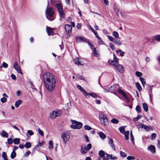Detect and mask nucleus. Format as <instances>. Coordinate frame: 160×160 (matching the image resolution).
I'll return each instance as SVG.
<instances>
[{
	"mask_svg": "<svg viewBox=\"0 0 160 160\" xmlns=\"http://www.w3.org/2000/svg\"><path fill=\"white\" fill-rule=\"evenodd\" d=\"M43 78L44 82L46 89L49 91H52L56 84V79L54 75L50 73H46L44 75Z\"/></svg>",
	"mask_w": 160,
	"mask_h": 160,
	"instance_id": "1",
	"label": "nucleus"
},
{
	"mask_svg": "<svg viewBox=\"0 0 160 160\" xmlns=\"http://www.w3.org/2000/svg\"><path fill=\"white\" fill-rule=\"evenodd\" d=\"M48 5L45 11L46 17L50 21H52L55 19L54 14L55 13L53 8L52 7H48L49 2L47 1Z\"/></svg>",
	"mask_w": 160,
	"mask_h": 160,
	"instance_id": "2",
	"label": "nucleus"
},
{
	"mask_svg": "<svg viewBox=\"0 0 160 160\" xmlns=\"http://www.w3.org/2000/svg\"><path fill=\"white\" fill-rule=\"evenodd\" d=\"M61 137L65 144L69 141L70 138V133L69 132H64L61 134Z\"/></svg>",
	"mask_w": 160,
	"mask_h": 160,
	"instance_id": "3",
	"label": "nucleus"
},
{
	"mask_svg": "<svg viewBox=\"0 0 160 160\" xmlns=\"http://www.w3.org/2000/svg\"><path fill=\"white\" fill-rule=\"evenodd\" d=\"M99 119L101 123L105 126H107L109 122L106 117L102 113L99 114Z\"/></svg>",
	"mask_w": 160,
	"mask_h": 160,
	"instance_id": "4",
	"label": "nucleus"
},
{
	"mask_svg": "<svg viewBox=\"0 0 160 160\" xmlns=\"http://www.w3.org/2000/svg\"><path fill=\"white\" fill-rule=\"evenodd\" d=\"M72 122L74 124L71 126V128L74 129H80L82 126V123L74 120H72Z\"/></svg>",
	"mask_w": 160,
	"mask_h": 160,
	"instance_id": "5",
	"label": "nucleus"
},
{
	"mask_svg": "<svg viewBox=\"0 0 160 160\" xmlns=\"http://www.w3.org/2000/svg\"><path fill=\"white\" fill-rule=\"evenodd\" d=\"M57 9L59 12L60 16L63 18H64L65 17V14L63 10L61 4L58 3L56 4Z\"/></svg>",
	"mask_w": 160,
	"mask_h": 160,
	"instance_id": "6",
	"label": "nucleus"
},
{
	"mask_svg": "<svg viewBox=\"0 0 160 160\" xmlns=\"http://www.w3.org/2000/svg\"><path fill=\"white\" fill-rule=\"evenodd\" d=\"M61 114V111L60 110H55L50 113V118L51 119H54L60 115Z\"/></svg>",
	"mask_w": 160,
	"mask_h": 160,
	"instance_id": "7",
	"label": "nucleus"
},
{
	"mask_svg": "<svg viewBox=\"0 0 160 160\" xmlns=\"http://www.w3.org/2000/svg\"><path fill=\"white\" fill-rule=\"evenodd\" d=\"M119 85L118 84H116L113 85V86L108 87L107 89L106 90L108 91L115 94V92L116 91L117 89L119 88Z\"/></svg>",
	"mask_w": 160,
	"mask_h": 160,
	"instance_id": "8",
	"label": "nucleus"
},
{
	"mask_svg": "<svg viewBox=\"0 0 160 160\" xmlns=\"http://www.w3.org/2000/svg\"><path fill=\"white\" fill-rule=\"evenodd\" d=\"M13 67L16 70L17 72L22 74V72L20 70L19 67L18 66L17 62H15L13 64Z\"/></svg>",
	"mask_w": 160,
	"mask_h": 160,
	"instance_id": "9",
	"label": "nucleus"
},
{
	"mask_svg": "<svg viewBox=\"0 0 160 160\" xmlns=\"http://www.w3.org/2000/svg\"><path fill=\"white\" fill-rule=\"evenodd\" d=\"M76 41L78 43L79 42L81 41L84 42H87V41L85 38L80 36H78L76 37Z\"/></svg>",
	"mask_w": 160,
	"mask_h": 160,
	"instance_id": "10",
	"label": "nucleus"
},
{
	"mask_svg": "<svg viewBox=\"0 0 160 160\" xmlns=\"http://www.w3.org/2000/svg\"><path fill=\"white\" fill-rule=\"evenodd\" d=\"M148 149L149 150L152 154L155 153L156 152V148L154 146L151 145L148 146Z\"/></svg>",
	"mask_w": 160,
	"mask_h": 160,
	"instance_id": "11",
	"label": "nucleus"
},
{
	"mask_svg": "<svg viewBox=\"0 0 160 160\" xmlns=\"http://www.w3.org/2000/svg\"><path fill=\"white\" fill-rule=\"evenodd\" d=\"M87 94H85V95L87 98H89V96H91L92 97H93L94 98H97L98 97V95L94 93H88L87 92Z\"/></svg>",
	"mask_w": 160,
	"mask_h": 160,
	"instance_id": "12",
	"label": "nucleus"
},
{
	"mask_svg": "<svg viewBox=\"0 0 160 160\" xmlns=\"http://www.w3.org/2000/svg\"><path fill=\"white\" fill-rule=\"evenodd\" d=\"M108 143L109 144L110 147L112 148V149L114 150H116L115 148L113 143V142L112 139L110 138H109Z\"/></svg>",
	"mask_w": 160,
	"mask_h": 160,
	"instance_id": "13",
	"label": "nucleus"
},
{
	"mask_svg": "<svg viewBox=\"0 0 160 160\" xmlns=\"http://www.w3.org/2000/svg\"><path fill=\"white\" fill-rule=\"evenodd\" d=\"M73 61L74 62V63L77 65H81L82 66H83L84 65V64L80 61L79 59L78 58H75L74 59Z\"/></svg>",
	"mask_w": 160,
	"mask_h": 160,
	"instance_id": "14",
	"label": "nucleus"
},
{
	"mask_svg": "<svg viewBox=\"0 0 160 160\" xmlns=\"http://www.w3.org/2000/svg\"><path fill=\"white\" fill-rule=\"evenodd\" d=\"M115 67L118 70V71L121 72L122 73L123 71V69L122 66L118 63L116 66Z\"/></svg>",
	"mask_w": 160,
	"mask_h": 160,
	"instance_id": "15",
	"label": "nucleus"
},
{
	"mask_svg": "<svg viewBox=\"0 0 160 160\" xmlns=\"http://www.w3.org/2000/svg\"><path fill=\"white\" fill-rule=\"evenodd\" d=\"M65 29L67 32H69L71 31L72 27L71 25L68 24H66L65 25Z\"/></svg>",
	"mask_w": 160,
	"mask_h": 160,
	"instance_id": "16",
	"label": "nucleus"
},
{
	"mask_svg": "<svg viewBox=\"0 0 160 160\" xmlns=\"http://www.w3.org/2000/svg\"><path fill=\"white\" fill-rule=\"evenodd\" d=\"M87 148L86 146L83 147L82 146H81V148L80 149V152L83 154H85L88 152L87 150Z\"/></svg>",
	"mask_w": 160,
	"mask_h": 160,
	"instance_id": "17",
	"label": "nucleus"
},
{
	"mask_svg": "<svg viewBox=\"0 0 160 160\" xmlns=\"http://www.w3.org/2000/svg\"><path fill=\"white\" fill-rule=\"evenodd\" d=\"M46 30L48 36H50L51 35H52L53 30L52 28L47 26Z\"/></svg>",
	"mask_w": 160,
	"mask_h": 160,
	"instance_id": "18",
	"label": "nucleus"
},
{
	"mask_svg": "<svg viewBox=\"0 0 160 160\" xmlns=\"http://www.w3.org/2000/svg\"><path fill=\"white\" fill-rule=\"evenodd\" d=\"M107 158L110 159L112 160H116L117 159V157L116 156H113L112 154H108L106 153Z\"/></svg>",
	"mask_w": 160,
	"mask_h": 160,
	"instance_id": "19",
	"label": "nucleus"
},
{
	"mask_svg": "<svg viewBox=\"0 0 160 160\" xmlns=\"http://www.w3.org/2000/svg\"><path fill=\"white\" fill-rule=\"evenodd\" d=\"M143 128L145 129L146 131H148L150 130H152V128L150 126H147L145 125H142Z\"/></svg>",
	"mask_w": 160,
	"mask_h": 160,
	"instance_id": "20",
	"label": "nucleus"
},
{
	"mask_svg": "<svg viewBox=\"0 0 160 160\" xmlns=\"http://www.w3.org/2000/svg\"><path fill=\"white\" fill-rule=\"evenodd\" d=\"M1 136L3 137L8 138V135L7 132L5 131H2V132L0 133Z\"/></svg>",
	"mask_w": 160,
	"mask_h": 160,
	"instance_id": "21",
	"label": "nucleus"
},
{
	"mask_svg": "<svg viewBox=\"0 0 160 160\" xmlns=\"http://www.w3.org/2000/svg\"><path fill=\"white\" fill-rule=\"evenodd\" d=\"M77 87L78 89H79L81 92H82L84 95L85 94H87V91L85 90H83L80 85H77Z\"/></svg>",
	"mask_w": 160,
	"mask_h": 160,
	"instance_id": "22",
	"label": "nucleus"
},
{
	"mask_svg": "<svg viewBox=\"0 0 160 160\" xmlns=\"http://www.w3.org/2000/svg\"><path fill=\"white\" fill-rule=\"evenodd\" d=\"M113 42L114 44L118 46L121 45L122 44V42L120 40L116 39H115Z\"/></svg>",
	"mask_w": 160,
	"mask_h": 160,
	"instance_id": "23",
	"label": "nucleus"
},
{
	"mask_svg": "<svg viewBox=\"0 0 160 160\" xmlns=\"http://www.w3.org/2000/svg\"><path fill=\"white\" fill-rule=\"evenodd\" d=\"M98 134L100 138L102 139H104L106 138V135L103 132H98Z\"/></svg>",
	"mask_w": 160,
	"mask_h": 160,
	"instance_id": "24",
	"label": "nucleus"
},
{
	"mask_svg": "<svg viewBox=\"0 0 160 160\" xmlns=\"http://www.w3.org/2000/svg\"><path fill=\"white\" fill-rule=\"evenodd\" d=\"M126 126H122L118 129L120 132L122 134H123L125 132V127Z\"/></svg>",
	"mask_w": 160,
	"mask_h": 160,
	"instance_id": "25",
	"label": "nucleus"
},
{
	"mask_svg": "<svg viewBox=\"0 0 160 160\" xmlns=\"http://www.w3.org/2000/svg\"><path fill=\"white\" fill-rule=\"evenodd\" d=\"M22 101L21 100H19L16 101L15 104V106L16 107L18 108L19 106L22 103Z\"/></svg>",
	"mask_w": 160,
	"mask_h": 160,
	"instance_id": "26",
	"label": "nucleus"
},
{
	"mask_svg": "<svg viewBox=\"0 0 160 160\" xmlns=\"http://www.w3.org/2000/svg\"><path fill=\"white\" fill-rule=\"evenodd\" d=\"M135 85L138 90L139 91H141L142 90V88L139 83L138 82H136L135 83Z\"/></svg>",
	"mask_w": 160,
	"mask_h": 160,
	"instance_id": "27",
	"label": "nucleus"
},
{
	"mask_svg": "<svg viewBox=\"0 0 160 160\" xmlns=\"http://www.w3.org/2000/svg\"><path fill=\"white\" fill-rule=\"evenodd\" d=\"M113 8H114V9L115 11V12L116 13V14L118 16L119 15V9L118 8L117 6L114 5V7H113Z\"/></svg>",
	"mask_w": 160,
	"mask_h": 160,
	"instance_id": "28",
	"label": "nucleus"
},
{
	"mask_svg": "<svg viewBox=\"0 0 160 160\" xmlns=\"http://www.w3.org/2000/svg\"><path fill=\"white\" fill-rule=\"evenodd\" d=\"M116 52L118 53L120 52V55L122 57H123L124 56L125 52H124L122 51L120 49L117 50L116 51Z\"/></svg>",
	"mask_w": 160,
	"mask_h": 160,
	"instance_id": "29",
	"label": "nucleus"
},
{
	"mask_svg": "<svg viewBox=\"0 0 160 160\" xmlns=\"http://www.w3.org/2000/svg\"><path fill=\"white\" fill-rule=\"evenodd\" d=\"M98 154L101 157H103L104 156L105 153L103 150H101L99 152Z\"/></svg>",
	"mask_w": 160,
	"mask_h": 160,
	"instance_id": "30",
	"label": "nucleus"
},
{
	"mask_svg": "<svg viewBox=\"0 0 160 160\" xmlns=\"http://www.w3.org/2000/svg\"><path fill=\"white\" fill-rule=\"evenodd\" d=\"M93 52L94 56L97 57H98L99 56V54L98 52L96 51V49L95 48L93 49Z\"/></svg>",
	"mask_w": 160,
	"mask_h": 160,
	"instance_id": "31",
	"label": "nucleus"
},
{
	"mask_svg": "<svg viewBox=\"0 0 160 160\" xmlns=\"http://www.w3.org/2000/svg\"><path fill=\"white\" fill-rule=\"evenodd\" d=\"M13 142L15 144H18L20 143V139L18 138H15L14 139Z\"/></svg>",
	"mask_w": 160,
	"mask_h": 160,
	"instance_id": "32",
	"label": "nucleus"
},
{
	"mask_svg": "<svg viewBox=\"0 0 160 160\" xmlns=\"http://www.w3.org/2000/svg\"><path fill=\"white\" fill-rule=\"evenodd\" d=\"M143 107L144 111L145 112H147L148 110V105L146 103H143Z\"/></svg>",
	"mask_w": 160,
	"mask_h": 160,
	"instance_id": "33",
	"label": "nucleus"
},
{
	"mask_svg": "<svg viewBox=\"0 0 160 160\" xmlns=\"http://www.w3.org/2000/svg\"><path fill=\"white\" fill-rule=\"evenodd\" d=\"M125 137L126 140H128L129 139L128 135L129 134V131H127L125 132L124 133Z\"/></svg>",
	"mask_w": 160,
	"mask_h": 160,
	"instance_id": "34",
	"label": "nucleus"
},
{
	"mask_svg": "<svg viewBox=\"0 0 160 160\" xmlns=\"http://www.w3.org/2000/svg\"><path fill=\"white\" fill-rule=\"evenodd\" d=\"M140 79L141 82V83L142 84L143 86L144 87H145V85L146 84V82L145 81V79L142 77H140Z\"/></svg>",
	"mask_w": 160,
	"mask_h": 160,
	"instance_id": "35",
	"label": "nucleus"
},
{
	"mask_svg": "<svg viewBox=\"0 0 160 160\" xmlns=\"http://www.w3.org/2000/svg\"><path fill=\"white\" fill-rule=\"evenodd\" d=\"M53 148L52 141V140L49 141V142L48 148L50 149H52Z\"/></svg>",
	"mask_w": 160,
	"mask_h": 160,
	"instance_id": "36",
	"label": "nucleus"
},
{
	"mask_svg": "<svg viewBox=\"0 0 160 160\" xmlns=\"http://www.w3.org/2000/svg\"><path fill=\"white\" fill-rule=\"evenodd\" d=\"M31 145L30 142H27L25 144L24 146L27 148H28L31 147Z\"/></svg>",
	"mask_w": 160,
	"mask_h": 160,
	"instance_id": "37",
	"label": "nucleus"
},
{
	"mask_svg": "<svg viewBox=\"0 0 160 160\" xmlns=\"http://www.w3.org/2000/svg\"><path fill=\"white\" fill-rule=\"evenodd\" d=\"M112 35L116 38H118L119 35L118 32L116 31H114L112 33Z\"/></svg>",
	"mask_w": 160,
	"mask_h": 160,
	"instance_id": "38",
	"label": "nucleus"
},
{
	"mask_svg": "<svg viewBox=\"0 0 160 160\" xmlns=\"http://www.w3.org/2000/svg\"><path fill=\"white\" fill-rule=\"evenodd\" d=\"M16 154L15 152L12 151L11 155V158L12 159H14L16 156Z\"/></svg>",
	"mask_w": 160,
	"mask_h": 160,
	"instance_id": "39",
	"label": "nucleus"
},
{
	"mask_svg": "<svg viewBox=\"0 0 160 160\" xmlns=\"http://www.w3.org/2000/svg\"><path fill=\"white\" fill-rule=\"evenodd\" d=\"M122 95L123 96V97L126 99L128 102H129V99L128 98L126 94L124 92L122 94Z\"/></svg>",
	"mask_w": 160,
	"mask_h": 160,
	"instance_id": "40",
	"label": "nucleus"
},
{
	"mask_svg": "<svg viewBox=\"0 0 160 160\" xmlns=\"http://www.w3.org/2000/svg\"><path fill=\"white\" fill-rule=\"evenodd\" d=\"M2 157L4 160H8L6 153L5 152H3L2 153Z\"/></svg>",
	"mask_w": 160,
	"mask_h": 160,
	"instance_id": "41",
	"label": "nucleus"
},
{
	"mask_svg": "<svg viewBox=\"0 0 160 160\" xmlns=\"http://www.w3.org/2000/svg\"><path fill=\"white\" fill-rule=\"evenodd\" d=\"M111 122L114 124H117L118 122V120L116 118H113L112 119Z\"/></svg>",
	"mask_w": 160,
	"mask_h": 160,
	"instance_id": "42",
	"label": "nucleus"
},
{
	"mask_svg": "<svg viewBox=\"0 0 160 160\" xmlns=\"http://www.w3.org/2000/svg\"><path fill=\"white\" fill-rule=\"evenodd\" d=\"M97 39L98 40V44L100 45L103 44V42L102 41L100 37H98L97 38Z\"/></svg>",
	"mask_w": 160,
	"mask_h": 160,
	"instance_id": "43",
	"label": "nucleus"
},
{
	"mask_svg": "<svg viewBox=\"0 0 160 160\" xmlns=\"http://www.w3.org/2000/svg\"><path fill=\"white\" fill-rule=\"evenodd\" d=\"M38 132L39 134L41 135V136H43L44 135L43 132L41 129L39 128L38 129Z\"/></svg>",
	"mask_w": 160,
	"mask_h": 160,
	"instance_id": "44",
	"label": "nucleus"
},
{
	"mask_svg": "<svg viewBox=\"0 0 160 160\" xmlns=\"http://www.w3.org/2000/svg\"><path fill=\"white\" fill-rule=\"evenodd\" d=\"M7 142L9 144H11L12 143L13 141L11 138H9L8 139Z\"/></svg>",
	"mask_w": 160,
	"mask_h": 160,
	"instance_id": "45",
	"label": "nucleus"
},
{
	"mask_svg": "<svg viewBox=\"0 0 160 160\" xmlns=\"http://www.w3.org/2000/svg\"><path fill=\"white\" fill-rule=\"evenodd\" d=\"M113 61L115 62L118 63V58L116 57V56L114 54V53L113 54Z\"/></svg>",
	"mask_w": 160,
	"mask_h": 160,
	"instance_id": "46",
	"label": "nucleus"
},
{
	"mask_svg": "<svg viewBox=\"0 0 160 160\" xmlns=\"http://www.w3.org/2000/svg\"><path fill=\"white\" fill-rule=\"evenodd\" d=\"M107 37L109 40L113 42L115 40V38H114L112 36H110L109 35H108Z\"/></svg>",
	"mask_w": 160,
	"mask_h": 160,
	"instance_id": "47",
	"label": "nucleus"
},
{
	"mask_svg": "<svg viewBox=\"0 0 160 160\" xmlns=\"http://www.w3.org/2000/svg\"><path fill=\"white\" fill-rule=\"evenodd\" d=\"M120 155L122 157H125L127 156L126 154L124 152L121 151L120 152Z\"/></svg>",
	"mask_w": 160,
	"mask_h": 160,
	"instance_id": "48",
	"label": "nucleus"
},
{
	"mask_svg": "<svg viewBox=\"0 0 160 160\" xmlns=\"http://www.w3.org/2000/svg\"><path fill=\"white\" fill-rule=\"evenodd\" d=\"M84 128L85 130H91L92 129V128L88 125H86L84 127Z\"/></svg>",
	"mask_w": 160,
	"mask_h": 160,
	"instance_id": "49",
	"label": "nucleus"
},
{
	"mask_svg": "<svg viewBox=\"0 0 160 160\" xmlns=\"http://www.w3.org/2000/svg\"><path fill=\"white\" fill-rule=\"evenodd\" d=\"M87 148V150L88 151L92 148V145L90 143L88 144L87 146H86Z\"/></svg>",
	"mask_w": 160,
	"mask_h": 160,
	"instance_id": "50",
	"label": "nucleus"
},
{
	"mask_svg": "<svg viewBox=\"0 0 160 160\" xmlns=\"http://www.w3.org/2000/svg\"><path fill=\"white\" fill-rule=\"evenodd\" d=\"M109 47L112 50H114L115 49V47L114 45L112 43H110L109 44Z\"/></svg>",
	"mask_w": 160,
	"mask_h": 160,
	"instance_id": "51",
	"label": "nucleus"
},
{
	"mask_svg": "<svg viewBox=\"0 0 160 160\" xmlns=\"http://www.w3.org/2000/svg\"><path fill=\"white\" fill-rule=\"evenodd\" d=\"M136 75L138 77H141L142 75V73L140 72L137 71L136 72Z\"/></svg>",
	"mask_w": 160,
	"mask_h": 160,
	"instance_id": "52",
	"label": "nucleus"
},
{
	"mask_svg": "<svg viewBox=\"0 0 160 160\" xmlns=\"http://www.w3.org/2000/svg\"><path fill=\"white\" fill-rule=\"evenodd\" d=\"M154 38L158 41H160V35H156L154 37Z\"/></svg>",
	"mask_w": 160,
	"mask_h": 160,
	"instance_id": "53",
	"label": "nucleus"
},
{
	"mask_svg": "<svg viewBox=\"0 0 160 160\" xmlns=\"http://www.w3.org/2000/svg\"><path fill=\"white\" fill-rule=\"evenodd\" d=\"M28 134L30 136H32L34 134L33 132L31 130H28L27 131Z\"/></svg>",
	"mask_w": 160,
	"mask_h": 160,
	"instance_id": "54",
	"label": "nucleus"
},
{
	"mask_svg": "<svg viewBox=\"0 0 160 160\" xmlns=\"http://www.w3.org/2000/svg\"><path fill=\"white\" fill-rule=\"evenodd\" d=\"M141 117V116L140 115H138L137 117L133 119V121H137L138 119H139Z\"/></svg>",
	"mask_w": 160,
	"mask_h": 160,
	"instance_id": "55",
	"label": "nucleus"
},
{
	"mask_svg": "<svg viewBox=\"0 0 160 160\" xmlns=\"http://www.w3.org/2000/svg\"><path fill=\"white\" fill-rule=\"evenodd\" d=\"M130 138H131V140L133 142L134 141V137H133V135L132 134V131H130Z\"/></svg>",
	"mask_w": 160,
	"mask_h": 160,
	"instance_id": "56",
	"label": "nucleus"
},
{
	"mask_svg": "<svg viewBox=\"0 0 160 160\" xmlns=\"http://www.w3.org/2000/svg\"><path fill=\"white\" fill-rule=\"evenodd\" d=\"M136 109L138 112H141L140 107L138 105L137 106Z\"/></svg>",
	"mask_w": 160,
	"mask_h": 160,
	"instance_id": "57",
	"label": "nucleus"
},
{
	"mask_svg": "<svg viewBox=\"0 0 160 160\" xmlns=\"http://www.w3.org/2000/svg\"><path fill=\"white\" fill-rule=\"evenodd\" d=\"M7 99L5 98H2L0 99L1 101L3 103H4L6 102Z\"/></svg>",
	"mask_w": 160,
	"mask_h": 160,
	"instance_id": "58",
	"label": "nucleus"
},
{
	"mask_svg": "<svg viewBox=\"0 0 160 160\" xmlns=\"http://www.w3.org/2000/svg\"><path fill=\"white\" fill-rule=\"evenodd\" d=\"M135 158L132 156H129L127 157V159L128 160H134L135 159Z\"/></svg>",
	"mask_w": 160,
	"mask_h": 160,
	"instance_id": "59",
	"label": "nucleus"
},
{
	"mask_svg": "<svg viewBox=\"0 0 160 160\" xmlns=\"http://www.w3.org/2000/svg\"><path fill=\"white\" fill-rule=\"evenodd\" d=\"M31 154V152L30 151H28L24 155L25 157H27L29 156Z\"/></svg>",
	"mask_w": 160,
	"mask_h": 160,
	"instance_id": "60",
	"label": "nucleus"
},
{
	"mask_svg": "<svg viewBox=\"0 0 160 160\" xmlns=\"http://www.w3.org/2000/svg\"><path fill=\"white\" fill-rule=\"evenodd\" d=\"M2 65L3 67L5 68H7L8 67V64L7 63L4 62H3Z\"/></svg>",
	"mask_w": 160,
	"mask_h": 160,
	"instance_id": "61",
	"label": "nucleus"
},
{
	"mask_svg": "<svg viewBox=\"0 0 160 160\" xmlns=\"http://www.w3.org/2000/svg\"><path fill=\"white\" fill-rule=\"evenodd\" d=\"M82 24L81 23H78L77 25V28L78 29H80L81 28Z\"/></svg>",
	"mask_w": 160,
	"mask_h": 160,
	"instance_id": "62",
	"label": "nucleus"
},
{
	"mask_svg": "<svg viewBox=\"0 0 160 160\" xmlns=\"http://www.w3.org/2000/svg\"><path fill=\"white\" fill-rule=\"evenodd\" d=\"M11 78H12V79H13V80H15L16 79V76L13 74H12L11 75Z\"/></svg>",
	"mask_w": 160,
	"mask_h": 160,
	"instance_id": "63",
	"label": "nucleus"
},
{
	"mask_svg": "<svg viewBox=\"0 0 160 160\" xmlns=\"http://www.w3.org/2000/svg\"><path fill=\"white\" fill-rule=\"evenodd\" d=\"M118 92L121 93L122 95L123 94L124 92L123 91H122V90H121V89L120 88H119L118 90Z\"/></svg>",
	"mask_w": 160,
	"mask_h": 160,
	"instance_id": "64",
	"label": "nucleus"
}]
</instances>
